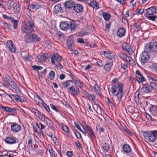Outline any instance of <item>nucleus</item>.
<instances>
[{
  "mask_svg": "<svg viewBox=\"0 0 157 157\" xmlns=\"http://www.w3.org/2000/svg\"><path fill=\"white\" fill-rule=\"evenodd\" d=\"M6 46L10 51L13 53L16 52L15 47L11 41H7L6 44Z\"/></svg>",
  "mask_w": 157,
  "mask_h": 157,
  "instance_id": "nucleus-10",
  "label": "nucleus"
},
{
  "mask_svg": "<svg viewBox=\"0 0 157 157\" xmlns=\"http://www.w3.org/2000/svg\"><path fill=\"white\" fill-rule=\"evenodd\" d=\"M147 17L148 19L152 21H154L157 18L156 16L152 15L150 16H148Z\"/></svg>",
  "mask_w": 157,
  "mask_h": 157,
  "instance_id": "nucleus-50",
  "label": "nucleus"
},
{
  "mask_svg": "<svg viewBox=\"0 0 157 157\" xmlns=\"http://www.w3.org/2000/svg\"><path fill=\"white\" fill-rule=\"evenodd\" d=\"M78 42L80 43H84V39L82 38H78L77 39Z\"/></svg>",
  "mask_w": 157,
  "mask_h": 157,
  "instance_id": "nucleus-58",
  "label": "nucleus"
},
{
  "mask_svg": "<svg viewBox=\"0 0 157 157\" xmlns=\"http://www.w3.org/2000/svg\"><path fill=\"white\" fill-rule=\"evenodd\" d=\"M122 48L123 50H125L127 52L129 55H132L133 52L131 48V46L126 43H124L122 44Z\"/></svg>",
  "mask_w": 157,
  "mask_h": 157,
  "instance_id": "nucleus-13",
  "label": "nucleus"
},
{
  "mask_svg": "<svg viewBox=\"0 0 157 157\" xmlns=\"http://www.w3.org/2000/svg\"><path fill=\"white\" fill-rule=\"evenodd\" d=\"M16 137L13 136H9L7 137L5 140V142L10 144H14L16 143Z\"/></svg>",
  "mask_w": 157,
  "mask_h": 157,
  "instance_id": "nucleus-19",
  "label": "nucleus"
},
{
  "mask_svg": "<svg viewBox=\"0 0 157 157\" xmlns=\"http://www.w3.org/2000/svg\"><path fill=\"white\" fill-rule=\"evenodd\" d=\"M32 38L33 39V42H38L40 40V38L34 33H33L32 34Z\"/></svg>",
  "mask_w": 157,
  "mask_h": 157,
  "instance_id": "nucleus-34",
  "label": "nucleus"
},
{
  "mask_svg": "<svg viewBox=\"0 0 157 157\" xmlns=\"http://www.w3.org/2000/svg\"><path fill=\"white\" fill-rule=\"evenodd\" d=\"M113 65V62L110 61L109 62H107L104 67V69L107 72H109L111 70Z\"/></svg>",
  "mask_w": 157,
  "mask_h": 157,
  "instance_id": "nucleus-23",
  "label": "nucleus"
},
{
  "mask_svg": "<svg viewBox=\"0 0 157 157\" xmlns=\"http://www.w3.org/2000/svg\"><path fill=\"white\" fill-rule=\"evenodd\" d=\"M147 14L149 15H153L156 12V8L155 6L151 7L147 10Z\"/></svg>",
  "mask_w": 157,
  "mask_h": 157,
  "instance_id": "nucleus-20",
  "label": "nucleus"
},
{
  "mask_svg": "<svg viewBox=\"0 0 157 157\" xmlns=\"http://www.w3.org/2000/svg\"><path fill=\"white\" fill-rule=\"evenodd\" d=\"M55 9L54 10V13L57 14L60 11L62 10L61 5L60 4H58L55 6Z\"/></svg>",
  "mask_w": 157,
  "mask_h": 157,
  "instance_id": "nucleus-31",
  "label": "nucleus"
},
{
  "mask_svg": "<svg viewBox=\"0 0 157 157\" xmlns=\"http://www.w3.org/2000/svg\"><path fill=\"white\" fill-rule=\"evenodd\" d=\"M55 76V73L54 71H51L49 72L48 78L51 80H53Z\"/></svg>",
  "mask_w": 157,
  "mask_h": 157,
  "instance_id": "nucleus-39",
  "label": "nucleus"
},
{
  "mask_svg": "<svg viewBox=\"0 0 157 157\" xmlns=\"http://www.w3.org/2000/svg\"><path fill=\"white\" fill-rule=\"evenodd\" d=\"M72 83V82L71 80L63 82L62 84L63 87L67 88L70 85L71 83Z\"/></svg>",
  "mask_w": 157,
  "mask_h": 157,
  "instance_id": "nucleus-36",
  "label": "nucleus"
},
{
  "mask_svg": "<svg viewBox=\"0 0 157 157\" xmlns=\"http://www.w3.org/2000/svg\"><path fill=\"white\" fill-rule=\"evenodd\" d=\"M83 93L85 94L90 101H93L95 98V96L94 95L90 94L86 91H84L83 92Z\"/></svg>",
  "mask_w": 157,
  "mask_h": 157,
  "instance_id": "nucleus-30",
  "label": "nucleus"
},
{
  "mask_svg": "<svg viewBox=\"0 0 157 157\" xmlns=\"http://www.w3.org/2000/svg\"><path fill=\"white\" fill-rule=\"evenodd\" d=\"M0 106L1 108L6 112L15 113L17 110V109L15 108H11L8 107L2 106L1 105H0Z\"/></svg>",
  "mask_w": 157,
  "mask_h": 157,
  "instance_id": "nucleus-18",
  "label": "nucleus"
},
{
  "mask_svg": "<svg viewBox=\"0 0 157 157\" xmlns=\"http://www.w3.org/2000/svg\"><path fill=\"white\" fill-rule=\"evenodd\" d=\"M119 56L124 61H128L129 62H134L133 59L131 57L128 56L126 54L122 52L120 53Z\"/></svg>",
  "mask_w": 157,
  "mask_h": 157,
  "instance_id": "nucleus-9",
  "label": "nucleus"
},
{
  "mask_svg": "<svg viewBox=\"0 0 157 157\" xmlns=\"http://www.w3.org/2000/svg\"><path fill=\"white\" fill-rule=\"evenodd\" d=\"M144 9H137L136 11V13L137 15H139L142 14L144 12Z\"/></svg>",
  "mask_w": 157,
  "mask_h": 157,
  "instance_id": "nucleus-46",
  "label": "nucleus"
},
{
  "mask_svg": "<svg viewBox=\"0 0 157 157\" xmlns=\"http://www.w3.org/2000/svg\"><path fill=\"white\" fill-rule=\"evenodd\" d=\"M145 49L149 52H157V42L147 44L145 46Z\"/></svg>",
  "mask_w": 157,
  "mask_h": 157,
  "instance_id": "nucleus-4",
  "label": "nucleus"
},
{
  "mask_svg": "<svg viewBox=\"0 0 157 157\" xmlns=\"http://www.w3.org/2000/svg\"><path fill=\"white\" fill-rule=\"evenodd\" d=\"M126 30L123 27L119 29L117 31V36L120 37H122L125 35Z\"/></svg>",
  "mask_w": 157,
  "mask_h": 157,
  "instance_id": "nucleus-16",
  "label": "nucleus"
},
{
  "mask_svg": "<svg viewBox=\"0 0 157 157\" xmlns=\"http://www.w3.org/2000/svg\"><path fill=\"white\" fill-rule=\"evenodd\" d=\"M96 106L97 107V109L96 110L97 111L101 110V109L100 106L99 105H98L97 104H95L94 105H93V107L94 109V107H95Z\"/></svg>",
  "mask_w": 157,
  "mask_h": 157,
  "instance_id": "nucleus-59",
  "label": "nucleus"
},
{
  "mask_svg": "<svg viewBox=\"0 0 157 157\" xmlns=\"http://www.w3.org/2000/svg\"><path fill=\"white\" fill-rule=\"evenodd\" d=\"M86 128L88 132V134L89 135H90L91 138H94L95 137V135L93 130L89 126L86 125Z\"/></svg>",
  "mask_w": 157,
  "mask_h": 157,
  "instance_id": "nucleus-27",
  "label": "nucleus"
},
{
  "mask_svg": "<svg viewBox=\"0 0 157 157\" xmlns=\"http://www.w3.org/2000/svg\"><path fill=\"white\" fill-rule=\"evenodd\" d=\"M11 128L13 132H17L21 130V126L18 124L14 123L11 125Z\"/></svg>",
  "mask_w": 157,
  "mask_h": 157,
  "instance_id": "nucleus-15",
  "label": "nucleus"
},
{
  "mask_svg": "<svg viewBox=\"0 0 157 157\" xmlns=\"http://www.w3.org/2000/svg\"><path fill=\"white\" fill-rule=\"evenodd\" d=\"M75 5L74 2L71 0L67 1L64 3L65 6L67 8H71L74 7Z\"/></svg>",
  "mask_w": 157,
  "mask_h": 157,
  "instance_id": "nucleus-26",
  "label": "nucleus"
},
{
  "mask_svg": "<svg viewBox=\"0 0 157 157\" xmlns=\"http://www.w3.org/2000/svg\"><path fill=\"white\" fill-rule=\"evenodd\" d=\"M149 80L150 81V88L156 89L157 88V79L155 78L149 77Z\"/></svg>",
  "mask_w": 157,
  "mask_h": 157,
  "instance_id": "nucleus-7",
  "label": "nucleus"
},
{
  "mask_svg": "<svg viewBox=\"0 0 157 157\" xmlns=\"http://www.w3.org/2000/svg\"><path fill=\"white\" fill-rule=\"evenodd\" d=\"M49 152L51 155L52 157L54 156V157H57V155L56 153L55 152L51 149V150H49Z\"/></svg>",
  "mask_w": 157,
  "mask_h": 157,
  "instance_id": "nucleus-53",
  "label": "nucleus"
},
{
  "mask_svg": "<svg viewBox=\"0 0 157 157\" xmlns=\"http://www.w3.org/2000/svg\"><path fill=\"white\" fill-rule=\"evenodd\" d=\"M76 127L85 136L86 135V132L85 131H83L80 128V126L78 124H75Z\"/></svg>",
  "mask_w": 157,
  "mask_h": 157,
  "instance_id": "nucleus-52",
  "label": "nucleus"
},
{
  "mask_svg": "<svg viewBox=\"0 0 157 157\" xmlns=\"http://www.w3.org/2000/svg\"><path fill=\"white\" fill-rule=\"evenodd\" d=\"M74 10L77 13H80L82 11L83 8L82 6L80 4H75L74 5Z\"/></svg>",
  "mask_w": 157,
  "mask_h": 157,
  "instance_id": "nucleus-25",
  "label": "nucleus"
},
{
  "mask_svg": "<svg viewBox=\"0 0 157 157\" xmlns=\"http://www.w3.org/2000/svg\"><path fill=\"white\" fill-rule=\"evenodd\" d=\"M151 91L152 88H150V86L148 84L143 85L140 89L141 92L145 93H148Z\"/></svg>",
  "mask_w": 157,
  "mask_h": 157,
  "instance_id": "nucleus-14",
  "label": "nucleus"
},
{
  "mask_svg": "<svg viewBox=\"0 0 157 157\" xmlns=\"http://www.w3.org/2000/svg\"><path fill=\"white\" fill-rule=\"evenodd\" d=\"M123 149L125 153H128L131 151V149L130 146L128 144H124L123 146Z\"/></svg>",
  "mask_w": 157,
  "mask_h": 157,
  "instance_id": "nucleus-29",
  "label": "nucleus"
},
{
  "mask_svg": "<svg viewBox=\"0 0 157 157\" xmlns=\"http://www.w3.org/2000/svg\"><path fill=\"white\" fill-rule=\"evenodd\" d=\"M73 40L74 38L72 36H70L68 37L67 44L69 48H71L73 45Z\"/></svg>",
  "mask_w": 157,
  "mask_h": 157,
  "instance_id": "nucleus-22",
  "label": "nucleus"
},
{
  "mask_svg": "<svg viewBox=\"0 0 157 157\" xmlns=\"http://www.w3.org/2000/svg\"><path fill=\"white\" fill-rule=\"evenodd\" d=\"M140 61L142 63H145L147 62L149 59V56L147 52H143L140 56Z\"/></svg>",
  "mask_w": 157,
  "mask_h": 157,
  "instance_id": "nucleus-12",
  "label": "nucleus"
},
{
  "mask_svg": "<svg viewBox=\"0 0 157 157\" xmlns=\"http://www.w3.org/2000/svg\"><path fill=\"white\" fill-rule=\"evenodd\" d=\"M14 12L15 13H17L20 11L21 9L20 8V5L17 4L14 7Z\"/></svg>",
  "mask_w": 157,
  "mask_h": 157,
  "instance_id": "nucleus-43",
  "label": "nucleus"
},
{
  "mask_svg": "<svg viewBox=\"0 0 157 157\" xmlns=\"http://www.w3.org/2000/svg\"><path fill=\"white\" fill-rule=\"evenodd\" d=\"M62 59V57L57 54H54L51 58V62L52 64L60 62Z\"/></svg>",
  "mask_w": 157,
  "mask_h": 157,
  "instance_id": "nucleus-8",
  "label": "nucleus"
},
{
  "mask_svg": "<svg viewBox=\"0 0 157 157\" xmlns=\"http://www.w3.org/2000/svg\"><path fill=\"white\" fill-rule=\"evenodd\" d=\"M61 29L63 30H67L70 27L69 24L66 21L62 22L60 25Z\"/></svg>",
  "mask_w": 157,
  "mask_h": 157,
  "instance_id": "nucleus-17",
  "label": "nucleus"
},
{
  "mask_svg": "<svg viewBox=\"0 0 157 157\" xmlns=\"http://www.w3.org/2000/svg\"><path fill=\"white\" fill-rule=\"evenodd\" d=\"M30 8H31V9H38L40 7V6L38 5L37 4H31L30 5Z\"/></svg>",
  "mask_w": 157,
  "mask_h": 157,
  "instance_id": "nucleus-48",
  "label": "nucleus"
},
{
  "mask_svg": "<svg viewBox=\"0 0 157 157\" xmlns=\"http://www.w3.org/2000/svg\"><path fill=\"white\" fill-rule=\"evenodd\" d=\"M10 19L11 20L12 23L13 24V28L15 29L17 26L18 21L13 18H10Z\"/></svg>",
  "mask_w": 157,
  "mask_h": 157,
  "instance_id": "nucleus-37",
  "label": "nucleus"
},
{
  "mask_svg": "<svg viewBox=\"0 0 157 157\" xmlns=\"http://www.w3.org/2000/svg\"><path fill=\"white\" fill-rule=\"evenodd\" d=\"M102 147L103 148L104 151L105 152H106L108 151L109 149V144L106 143H105L103 144Z\"/></svg>",
  "mask_w": 157,
  "mask_h": 157,
  "instance_id": "nucleus-42",
  "label": "nucleus"
},
{
  "mask_svg": "<svg viewBox=\"0 0 157 157\" xmlns=\"http://www.w3.org/2000/svg\"><path fill=\"white\" fill-rule=\"evenodd\" d=\"M24 37L25 41L26 43H29L33 42L32 34L30 35L29 33H27Z\"/></svg>",
  "mask_w": 157,
  "mask_h": 157,
  "instance_id": "nucleus-28",
  "label": "nucleus"
},
{
  "mask_svg": "<svg viewBox=\"0 0 157 157\" xmlns=\"http://www.w3.org/2000/svg\"><path fill=\"white\" fill-rule=\"evenodd\" d=\"M111 92L113 95L117 97L119 103L122 100L124 93L123 91V85L122 84H118L117 87L115 85H112Z\"/></svg>",
  "mask_w": 157,
  "mask_h": 157,
  "instance_id": "nucleus-1",
  "label": "nucleus"
},
{
  "mask_svg": "<svg viewBox=\"0 0 157 157\" xmlns=\"http://www.w3.org/2000/svg\"><path fill=\"white\" fill-rule=\"evenodd\" d=\"M33 126L34 128V131L36 132H37L38 129L40 128V127L38 124L36 123V124H34Z\"/></svg>",
  "mask_w": 157,
  "mask_h": 157,
  "instance_id": "nucleus-51",
  "label": "nucleus"
},
{
  "mask_svg": "<svg viewBox=\"0 0 157 157\" xmlns=\"http://www.w3.org/2000/svg\"><path fill=\"white\" fill-rule=\"evenodd\" d=\"M28 146L30 147H32V139L31 138L29 140L28 142Z\"/></svg>",
  "mask_w": 157,
  "mask_h": 157,
  "instance_id": "nucleus-60",
  "label": "nucleus"
},
{
  "mask_svg": "<svg viewBox=\"0 0 157 157\" xmlns=\"http://www.w3.org/2000/svg\"><path fill=\"white\" fill-rule=\"evenodd\" d=\"M104 54L105 56L107 58L112 60L114 58L115 54L108 52L104 51Z\"/></svg>",
  "mask_w": 157,
  "mask_h": 157,
  "instance_id": "nucleus-21",
  "label": "nucleus"
},
{
  "mask_svg": "<svg viewBox=\"0 0 157 157\" xmlns=\"http://www.w3.org/2000/svg\"><path fill=\"white\" fill-rule=\"evenodd\" d=\"M135 100L136 102H138L139 100V95H140V91L138 90L136 91L135 93Z\"/></svg>",
  "mask_w": 157,
  "mask_h": 157,
  "instance_id": "nucleus-40",
  "label": "nucleus"
},
{
  "mask_svg": "<svg viewBox=\"0 0 157 157\" xmlns=\"http://www.w3.org/2000/svg\"><path fill=\"white\" fill-rule=\"evenodd\" d=\"M143 135L146 139H148L150 142H153L157 137V131L144 132Z\"/></svg>",
  "mask_w": 157,
  "mask_h": 157,
  "instance_id": "nucleus-3",
  "label": "nucleus"
},
{
  "mask_svg": "<svg viewBox=\"0 0 157 157\" xmlns=\"http://www.w3.org/2000/svg\"><path fill=\"white\" fill-rule=\"evenodd\" d=\"M70 27L71 30H74L75 29L76 27V25L74 21H71L70 22Z\"/></svg>",
  "mask_w": 157,
  "mask_h": 157,
  "instance_id": "nucleus-41",
  "label": "nucleus"
},
{
  "mask_svg": "<svg viewBox=\"0 0 157 157\" xmlns=\"http://www.w3.org/2000/svg\"><path fill=\"white\" fill-rule=\"evenodd\" d=\"M74 80L75 81V83L76 85H78L81 82L78 78H77L76 79H74Z\"/></svg>",
  "mask_w": 157,
  "mask_h": 157,
  "instance_id": "nucleus-62",
  "label": "nucleus"
},
{
  "mask_svg": "<svg viewBox=\"0 0 157 157\" xmlns=\"http://www.w3.org/2000/svg\"><path fill=\"white\" fill-rule=\"evenodd\" d=\"M43 121H44L47 125L48 126L50 125V124L52 122L47 117H46Z\"/></svg>",
  "mask_w": 157,
  "mask_h": 157,
  "instance_id": "nucleus-45",
  "label": "nucleus"
},
{
  "mask_svg": "<svg viewBox=\"0 0 157 157\" xmlns=\"http://www.w3.org/2000/svg\"><path fill=\"white\" fill-rule=\"evenodd\" d=\"M69 92L73 96L78 95L79 93V89L76 87H75L73 86L70 87L68 90Z\"/></svg>",
  "mask_w": 157,
  "mask_h": 157,
  "instance_id": "nucleus-11",
  "label": "nucleus"
},
{
  "mask_svg": "<svg viewBox=\"0 0 157 157\" xmlns=\"http://www.w3.org/2000/svg\"><path fill=\"white\" fill-rule=\"evenodd\" d=\"M42 105L48 112L49 113L50 112V110L49 107L44 102L43 103Z\"/></svg>",
  "mask_w": 157,
  "mask_h": 157,
  "instance_id": "nucleus-54",
  "label": "nucleus"
},
{
  "mask_svg": "<svg viewBox=\"0 0 157 157\" xmlns=\"http://www.w3.org/2000/svg\"><path fill=\"white\" fill-rule=\"evenodd\" d=\"M34 101L37 105H40V104L42 105L44 103L43 100L41 99V98L38 95H35L34 96Z\"/></svg>",
  "mask_w": 157,
  "mask_h": 157,
  "instance_id": "nucleus-24",
  "label": "nucleus"
},
{
  "mask_svg": "<svg viewBox=\"0 0 157 157\" xmlns=\"http://www.w3.org/2000/svg\"><path fill=\"white\" fill-rule=\"evenodd\" d=\"M75 135L78 139H80L81 138V135L78 132L75 133Z\"/></svg>",
  "mask_w": 157,
  "mask_h": 157,
  "instance_id": "nucleus-64",
  "label": "nucleus"
},
{
  "mask_svg": "<svg viewBox=\"0 0 157 157\" xmlns=\"http://www.w3.org/2000/svg\"><path fill=\"white\" fill-rule=\"evenodd\" d=\"M117 1L122 5L125 4L126 0H117Z\"/></svg>",
  "mask_w": 157,
  "mask_h": 157,
  "instance_id": "nucleus-63",
  "label": "nucleus"
},
{
  "mask_svg": "<svg viewBox=\"0 0 157 157\" xmlns=\"http://www.w3.org/2000/svg\"><path fill=\"white\" fill-rule=\"evenodd\" d=\"M38 60L40 62L45 61L47 59L46 57L44 54H40L37 56Z\"/></svg>",
  "mask_w": 157,
  "mask_h": 157,
  "instance_id": "nucleus-35",
  "label": "nucleus"
},
{
  "mask_svg": "<svg viewBox=\"0 0 157 157\" xmlns=\"http://www.w3.org/2000/svg\"><path fill=\"white\" fill-rule=\"evenodd\" d=\"M3 25L4 27L8 29H10L11 28V26L10 24H7L6 22H4Z\"/></svg>",
  "mask_w": 157,
  "mask_h": 157,
  "instance_id": "nucleus-56",
  "label": "nucleus"
},
{
  "mask_svg": "<svg viewBox=\"0 0 157 157\" xmlns=\"http://www.w3.org/2000/svg\"><path fill=\"white\" fill-rule=\"evenodd\" d=\"M50 106L51 108L56 112H58V109L56 108V107L53 104H50Z\"/></svg>",
  "mask_w": 157,
  "mask_h": 157,
  "instance_id": "nucleus-57",
  "label": "nucleus"
},
{
  "mask_svg": "<svg viewBox=\"0 0 157 157\" xmlns=\"http://www.w3.org/2000/svg\"><path fill=\"white\" fill-rule=\"evenodd\" d=\"M31 111L42 121L46 118L39 110L34 108H32L30 109Z\"/></svg>",
  "mask_w": 157,
  "mask_h": 157,
  "instance_id": "nucleus-5",
  "label": "nucleus"
},
{
  "mask_svg": "<svg viewBox=\"0 0 157 157\" xmlns=\"http://www.w3.org/2000/svg\"><path fill=\"white\" fill-rule=\"evenodd\" d=\"M60 62H57L56 63L53 64L55 66V67L59 68L61 69L63 68V66L60 63Z\"/></svg>",
  "mask_w": 157,
  "mask_h": 157,
  "instance_id": "nucleus-49",
  "label": "nucleus"
},
{
  "mask_svg": "<svg viewBox=\"0 0 157 157\" xmlns=\"http://www.w3.org/2000/svg\"><path fill=\"white\" fill-rule=\"evenodd\" d=\"M34 23L33 20L28 21L21 27V30L23 33H31L34 31L33 27Z\"/></svg>",
  "mask_w": 157,
  "mask_h": 157,
  "instance_id": "nucleus-2",
  "label": "nucleus"
},
{
  "mask_svg": "<svg viewBox=\"0 0 157 157\" xmlns=\"http://www.w3.org/2000/svg\"><path fill=\"white\" fill-rule=\"evenodd\" d=\"M67 155L69 157H71L73 155V152L71 151H68L67 152Z\"/></svg>",
  "mask_w": 157,
  "mask_h": 157,
  "instance_id": "nucleus-61",
  "label": "nucleus"
},
{
  "mask_svg": "<svg viewBox=\"0 0 157 157\" xmlns=\"http://www.w3.org/2000/svg\"><path fill=\"white\" fill-rule=\"evenodd\" d=\"M103 17L106 21L109 20L111 17L110 14L108 12H104L102 13Z\"/></svg>",
  "mask_w": 157,
  "mask_h": 157,
  "instance_id": "nucleus-33",
  "label": "nucleus"
},
{
  "mask_svg": "<svg viewBox=\"0 0 157 157\" xmlns=\"http://www.w3.org/2000/svg\"><path fill=\"white\" fill-rule=\"evenodd\" d=\"M89 5L94 8L98 9L99 8V6L98 5V3H97L95 1H93L90 3L88 4Z\"/></svg>",
  "mask_w": 157,
  "mask_h": 157,
  "instance_id": "nucleus-32",
  "label": "nucleus"
},
{
  "mask_svg": "<svg viewBox=\"0 0 157 157\" xmlns=\"http://www.w3.org/2000/svg\"><path fill=\"white\" fill-rule=\"evenodd\" d=\"M33 68L34 69V70H41L42 69H43V67L41 66H37L35 65H33L32 66Z\"/></svg>",
  "mask_w": 157,
  "mask_h": 157,
  "instance_id": "nucleus-55",
  "label": "nucleus"
},
{
  "mask_svg": "<svg viewBox=\"0 0 157 157\" xmlns=\"http://www.w3.org/2000/svg\"><path fill=\"white\" fill-rule=\"evenodd\" d=\"M7 77V78L9 80L8 83L10 84L13 89L15 90L16 93H19L20 92V90L17 84L14 82L12 81V80L9 76H8Z\"/></svg>",
  "mask_w": 157,
  "mask_h": 157,
  "instance_id": "nucleus-6",
  "label": "nucleus"
},
{
  "mask_svg": "<svg viewBox=\"0 0 157 157\" xmlns=\"http://www.w3.org/2000/svg\"><path fill=\"white\" fill-rule=\"evenodd\" d=\"M12 96L15 98L16 101L20 102L23 101V100L21 99V98L20 96L16 94L12 95Z\"/></svg>",
  "mask_w": 157,
  "mask_h": 157,
  "instance_id": "nucleus-38",
  "label": "nucleus"
},
{
  "mask_svg": "<svg viewBox=\"0 0 157 157\" xmlns=\"http://www.w3.org/2000/svg\"><path fill=\"white\" fill-rule=\"evenodd\" d=\"M62 128L63 130L67 133H69V128L66 125L63 124Z\"/></svg>",
  "mask_w": 157,
  "mask_h": 157,
  "instance_id": "nucleus-47",
  "label": "nucleus"
},
{
  "mask_svg": "<svg viewBox=\"0 0 157 157\" xmlns=\"http://www.w3.org/2000/svg\"><path fill=\"white\" fill-rule=\"evenodd\" d=\"M95 91L98 95H100V88L97 84H95L94 86Z\"/></svg>",
  "mask_w": 157,
  "mask_h": 157,
  "instance_id": "nucleus-44",
  "label": "nucleus"
}]
</instances>
